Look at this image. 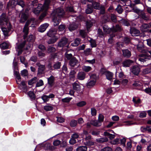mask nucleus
Returning <instances> with one entry per match:
<instances>
[{"instance_id":"16","label":"nucleus","mask_w":151,"mask_h":151,"mask_svg":"<svg viewBox=\"0 0 151 151\" xmlns=\"http://www.w3.org/2000/svg\"><path fill=\"white\" fill-rule=\"evenodd\" d=\"M104 74L105 75L106 79L109 80H111L113 78V73L109 71H106L104 73Z\"/></svg>"},{"instance_id":"48","label":"nucleus","mask_w":151,"mask_h":151,"mask_svg":"<svg viewBox=\"0 0 151 151\" xmlns=\"http://www.w3.org/2000/svg\"><path fill=\"white\" fill-rule=\"evenodd\" d=\"M76 72L74 70H71L69 76L70 78H74L75 77Z\"/></svg>"},{"instance_id":"61","label":"nucleus","mask_w":151,"mask_h":151,"mask_svg":"<svg viewBox=\"0 0 151 151\" xmlns=\"http://www.w3.org/2000/svg\"><path fill=\"white\" fill-rule=\"evenodd\" d=\"M86 104V102L84 101H81L80 102L77 104V106H83L85 105Z\"/></svg>"},{"instance_id":"7","label":"nucleus","mask_w":151,"mask_h":151,"mask_svg":"<svg viewBox=\"0 0 151 151\" xmlns=\"http://www.w3.org/2000/svg\"><path fill=\"white\" fill-rule=\"evenodd\" d=\"M31 20H28L26 22L23 28V32L24 33V38L25 39L28 35L29 31L28 26L30 23Z\"/></svg>"},{"instance_id":"54","label":"nucleus","mask_w":151,"mask_h":151,"mask_svg":"<svg viewBox=\"0 0 151 151\" xmlns=\"http://www.w3.org/2000/svg\"><path fill=\"white\" fill-rule=\"evenodd\" d=\"M60 143V141L59 140H56L53 142V144L54 146H57L59 145Z\"/></svg>"},{"instance_id":"35","label":"nucleus","mask_w":151,"mask_h":151,"mask_svg":"<svg viewBox=\"0 0 151 151\" xmlns=\"http://www.w3.org/2000/svg\"><path fill=\"white\" fill-rule=\"evenodd\" d=\"M93 11V8L90 7L89 5L87 6V8L86 10V14H89L92 13Z\"/></svg>"},{"instance_id":"42","label":"nucleus","mask_w":151,"mask_h":151,"mask_svg":"<svg viewBox=\"0 0 151 151\" xmlns=\"http://www.w3.org/2000/svg\"><path fill=\"white\" fill-rule=\"evenodd\" d=\"M133 11L134 12L137 13L139 15L140 14V13L142 12V11L137 8L134 7L133 9Z\"/></svg>"},{"instance_id":"33","label":"nucleus","mask_w":151,"mask_h":151,"mask_svg":"<svg viewBox=\"0 0 151 151\" xmlns=\"http://www.w3.org/2000/svg\"><path fill=\"white\" fill-rule=\"evenodd\" d=\"M87 147L86 146H81L78 147L76 149V151H86Z\"/></svg>"},{"instance_id":"37","label":"nucleus","mask_w":151,"mask_h":151,"mask_svg":"<svg viewBox=\"0 0 151 151\" xmlns=\"http://www.w3.org/2000/svg\"><path fill=\"white\" fill-rule=\"evenodd\" d=\"M139 16L145 20H147L149 19V18L146 16L145 13L142 11Z\"/></svg>"},{"instance_id":"29","label":"nucleus","mask_w":151,"mask_h":151,"mask_svg":"<svg viewBox=\"0 0 151 151\" xmlns=\"http://www.w3.org/2000/svg\"><path fill=\"white\" fill-rule=\"evenodd\" d=\"M81 41L80 39L77 38L71 43V45L73 46H77L80 43Z\"/></svg>"},{"instance_id":"51","label":"nucleus","mask_w":151,"mask_h":151,"mask_svg":"<svg viewBox=\"0 0 151 151\" xmlns=\"http://www.w3.org/2000/svg\"><path fill=\"white\" fill-rule=\"evenodd\" d=\"M21 75L23 76H26L28 74L27 70H24L21 71Z\"/></svg>"},{"instance_id":"38","label":"nucleus","mask_w":151,"mask_h":151,"mask_svg":"<svg viewBox=\"0 0 151 151\" xmlns=\"http://www.w3.org/2000/svg\"><path fill=\"white\" fill-rule=\"evenodd\" d=\"M137 48L139 51L140 52L142 51L143 49V46L142 42H139V44L137 45Z\"/></svg>"},{"instance_id":"17","label":"nucleus","mask_w":151,"mask_h":151,"mask_svg":"<svg viewBox=\"0 0 151 151\" xmlns=\"http://www.w3.org/2000/svg\"><path fill=\"white\" fill-rule=\"evenodd\" d=\"M67 39L65 37L62 39L58 44V46L60 47L65 45L68 42Z\"/></svg>"},{"instance_id":"41","label":"nucleus","mask_w":151,"mask_h":151,"mask_svg":"<svg viewBox=\"0 0 151 151\" xmlns=\"http://www.w3.org/2000/svg\"><path fill=\"white\" fill-rule=\"evenodd\" d=\"M28 95L29 97L31 99H35V95L33 92L32 91H30L28 93Z\"/></svg>"},{"instance_id":"64","label":"nucleus","mask_w":151,"mask_h":151,"mask_svg":"<svg viewBox=\"0 0 151 151\" xmlns=\"http://www.w3.org/2000/svg\"><path fill=\"white\" fill-rule=\"evenodd\" d=\"M112 150L109 147H106L101 150V151H112Z\"/></svg>"},{"instance_id":"6","label":"nucleus","mask_w":151,"mask_h":151,"mask_svg":"<svg viewBox=\"0 0 151 151\" xmlns=\"http://www.w3.org/2000/svg\"><path fill=\"white\" fill-rule=\"evenodd\" d=\"M45 7H44V5L42 6V4H39L37 8L34 9L33 12L36 14H38L41 11H46L47 9H45Z\"/></svg>"},{"instance_id":"12","label":"nucleus","mask_w":151,"mask_h":151,"mask_svg":"<svg viewBox=\"0 0 151 151\" xmlns=\"http://www.w3.org/2000/svg\"><path fill=\"white\" fill-rule=\"evenodd\" d=\"M57 33V29L55 28H52L47 33V35L50 37H53Z\"/></svg>"},{"instance_id":"60","label":"nucleus","mask_w":151,"mask_h":151,"mask_svg":"<svg viewBox=\"0 0 151 151\" xmlns=\"http://www.w3.org/2000/svg\"><path fill=\"white\" fill-rule=\"evenodd\" d=\"M47 50L49 52H55L56 49L53 47L49 46L48 47Z\"/></svg>"},{"instance_id":"53","label":"nucleus","mask_w":151,"mask_h":151,"mask_svg":"<svg viewBox=\"0 0 151 151\" xmlns=\"http://www.w3.org/2000/svg\"><path fill=\"white\" fill-rule=\"evenodd\" d=\"M116 10L119 14L121 13L123 11V9L122 8L121 6L119 5L117 6V7L116 9Z\"/></svg>"},{"instance_id":"24","label":"nucleus","mask_w":151,"mask_h":151,"mask_svg":"<svg viewBox=\"0 0 151 151\" xmlns=\"http://www.w3.org/2000/svg\"><path fill=\"white\" fill-rule=\"evenodd\" d=\"M55 79V78L53 76H50L47 78L48 84L51 86H52L54 83Z\"/></svg>"},{"instance_id":"56","label":"nucleus","mask_w":151,"mask_h":151,"mask_svg":"<svg viewBox=\"0 0 151 151\" xmlns=\"http://www.w3.org/2000/svg\"><path fill=\"white\" fill-rule=\"evenodd\" d=\"M151 71V70L150 68H146L143 69V73L144 74H147L150 73Z\"/></svg>"},{"instance_id":"2","label":"nucleus","mask_w":151,"mask_h":151,"mask_svg":"<svg viewBox=\"0 0 151 151\" xmlns=\"http://www.w3.org/2000/svg\"><path fill=\"white\" fill-rule=\"evenodd\" d=\"M64 14L63 10L61 8H58L54 10L52 13L54 25H58L60 21V18L63 16Z\"/></svg>"},{"instance_id":"15","label":"nucleus","mask_w":151,"mask_h":151,"mask_svg":"<svg viewBox=\"0 0 151 151\" xmlns=\"http://www.w3.org/2000/svg\"><path fill=\"white\" fill-rule=\"evenodd\" d=\"M49 25V24L47 23H45L41 25L39 28V31L40 32H43L46 30V29L48 27Z\"/></svg>"},{"instance_id":"30","label":"nucleus","mask_w":151,"mask_h":151,"mask_svg":"<svg viewBox=\"0 0 151 151\" xmlns=\"http://www.w3.org/2000/svg\"><path fill=\"white\" fill-rule=\"evenodd\" d=\"M93 8L97 9H100L101 6L99 3L97 2H94L92 4Z\"/></svg>"},{"instance_id":"10","label":"nucleus","mask_w":151,"mask_h":151,"mask_svg":"<svg viewBox=\"0 0 151 151\" xmlns=\"http://www.w3.org/2000/svg\"><path fill=\"white\" fill-rule=\"evenodd\" d=\"M72 86L74 90L78 93L80 92L81 89V86L78 83L75 82L72 84Z\"/></svg>"},{"instance_id":"27","label":"nucleus","mask_w":151,"mask_h":151,"mask_svg":"<svg viewBox=\"0 0 151 151\" xmlns=\"http://www.w3.org/2000/svg\"><path fill=\"white\" fill-rule=\"evenodd\" d=\"M9 43L8 42H4L0 45V47L3 49H6L8 48Z\"/></svg>"},{"instance_id":"11","label":"nucleus","mask_w":151,"mask_h":151,"mask_svg":"<svg viewBox=\"0 0 151 151\" xmlns=\"http://www.w3.org/2000/svg\"><path fill=\"white\" fill-rule=\"evenodd\" d=\"M134 75H137L140 71V69L139 66L137 65L133 66L130 69Z\"/></svg>"},{"instance_id":"18","label":"nucleus","mask_w":151,"mask_h":151,"mask_svg":"<svg viewBox=\"0 0 151 151\" xmlns=\"http://www.w3.org/2000/svg\"><path fill=\"white\" fill-rule=\"evenodd\" d=\"M77 77L79 80H83L86 78V74L83 72H79L78 74Z\"/></svg>"},{"instance_id":"5","label":"nucleus","mask_w":151,"mask_h":151,"mask_svg":"<svg viewBox=\"0 0 151 151\" xmlns=\"http://www.w3.org/2000/svg\"><path fill=\"white\" fill-rule=\"evenodd\" d=\"M126 139L125 138H123L120 139L119 138L115 139L111 141V143L113 145H116L120 143L124 147L125 146V142Z\"/></svg>"},{"instance_id":"22","label":"nucleus","mask_w":151,"mask_h":151,"mask_svg":"<svg viewBox=\"0 0 151 151\" xmlns=\"http://www.w3.org/2000/svg\"><path fill=\"white\" fill-rule=\"evenodd\" d=\"M133 63V61L130 60H127L123 62V64L124 67H129Z\"/></svg>"},{"instance_id":"36","label":"nucleus","mask_w":151,"mask_h":151,"mask_svg":"<svg viewBox=\"0 0 151 151\" xmlns=\"http://www.w3.org/2000/svg\"><path fill=\"white\" fill-rule=\"evenodd\" d=\"M83 71L86 72H88L91 70L92 68L89 66H84L83 67Z\"/></svg>"},{"instance_id":"31","label":"nucleus","mask_w":151,"mask_h":151,"mask_svg":"<svg viewBox=\"0 0 151 151\" xmlns=\"http://www.w3.org/2000/svg\"><path fill=\"white\" fill-rule=\"evenodd\" d=\"M97 142L99 143H103L108 141V139L107 137L100 138L96 139Z\"/></svg>"},{"instance_id":"14","label":"nucleus","mask_w":151,"mask_h":151,"mask_svg":"<svg viewBox=\"0 0 151 151\" xmlns=\"http://www.w3.org/2000/svg\"><path fill=\"white\" fill-rule=\"evenodd\" d=\"M28 10H26L25 12L23 13L21 15L20 21L21 22H24L27 19L28 17Z\"/></svg>"},{"instance_id":"20","label":"nucleus","mask_w":151,"mask_h":151,"mask_svg":"<svg viewBox=\"0 0 151 151\" xmlns=\"http://www.w3.org/2000/svg\"><path fill=\"white\" fill-rule=\"evenodd\" d=\"M149 27L146 24H142L140 27V29L142 32H146L149 31Z\"/></svg>"},{"instance_id":"44","label":"nucleus","mask_w":151,"mask_h":151,"mask_svg":"<svg viewBox=\"0 0 151 151\" xmlns=\"http://www.w3.org/2000/svg\"><path fill=\"white\" fill-rule=\"evenodd\" d=\"M53 107L52 106L47 105L44 107V109L46 111L52 110L53 109Z\"/></svg>"},{"instance_id":"3","label":"nucleus","mask_w":151,"mask_h":151,"mask_svg":"<svg viewBox=\"0 0 151 151\" xmlns=\"http://www.w3.org/2000/svg\"><path fill=\"white\" fill-rule=\"evenodd\" d=\"M151 58V56L149 54H147L146 51L145 53L139 54L138 58V60L143 63L146 62Z\"/></svg>"},{"instance_id":"62","label":"nucleus","mask_w":151,"mask_h":151,"mask_svg":"<svg viewBox=\"0 0 151 151\" xmlns=\"http://www.w3.org/2000/svg\"><path fill=\"white\" fill-rule=\"evenodd\" d=\"M65 26L64 24H61L58 27L59 30L60 31L64 30L65 28Z\"/></svg>"},{"instance_id":"39","label":"nucleus","mask_w":151,"mask_h":151,"mask_svg":"<svg viewBox=\"0 0 151 151\" xmlns=\"http://www.w3.org/2000/svg\"><path fill=\"white\" fill-rule=\"evenodd\" d=\"M37 81V78L36 77L33 78L32 79L29 81L28 82V84L29 85L35 83Z\"/></svg>"},{"instance_id":"55","label":"nucleus","mask_w":151,"mask_h":151,"mask_svg":"<svg viewBox=\"0 0 151 151\" xmlns=\"http://www.w3.org/2000/svg\"><path fill=\"white\" fill-rule=\"evenodd\" d=\"M104 116L103 115L100 114L99 116L98 121L101 123L104 121Z\"/></svg>"},{"instance_id":"21","label":"nucleus","mask_w":151,"mask_h":151,"mask_svg":"<svg viewBox=\"0 0 151 151\" xmlns=\"http://www.w3.org/2000/svg\"><path fill=\"white\" fill-rule=\"evenodd\" d=\"M91 124L95 127H99L101 125V123L97 120H91L90 121Z\"/></svg>"},{"instance_id":"43","label":"nucleus","mask_w":151,"mask_h":151,"mask_svg":"<svg viewBox=\"0 0 151 151\" xmlns=\"http://www.w3.org/2000/svg\"><path fill=\"white\" fill-rule=\"evenodd\" d=\"M50 1V0H45V2L44 4V7H45V10L48 9Z\"/></svg>"},{"instance_id":"40","label":"nucleus","mask_w":151,"mask_h":151,"mask_svg":"<svg viewBox=\"0 0 151 151\" xmlns=\"http://www.w3.org/2000/svg\"><path fill=\"white\" fill-rule=\"evenodd\" d=\"M121 29V28L119 26V25H117L115 27L113 28L112 31L113 32H115L117 31L120 30Z\"/></svg>"},{"instance_id":"4","label":"nucleus","mask_w":151,"mask_h":151,"mask_svg":"<svg viewBox=\"0 0 151 151\" xmlns=\"http://www.w3.org/2000/svg\"><path fill=\"white\" fill-rule=\"evenodd\" d=\"M97 77L96 75L93 74L90 76V78L88 80L87 83V86L88 87L93 86L95 84Z\"/></svg>"},{"instance_id":"13","label":"nucleus","mask_w":151,"mask_h":151,"mask_svg":"<svg viewBox=\"0 0 151 151\" xmlns=\"http://www.w3.org/2000/svg\"><path fill=\"white\" fill-rule=\"evenodd\" d=\"M25 44L24 41L20 45H18L17 48L16 49V50L18 52V55H19L22 53V48L24 47Z\"/></svg>"},{"instance_id":"47","label":"nucleus","mask_w":151,"mask_h":151,"mask_svg":"<svg viewBox=\"0 0 151 151\" xmlns=\"http://www.w3.org/2000/svg\"><path fill=\"white\" fill-rule=\"evenodd\" d=\"M44 84V83L43 81L42 80H40L37 82L36 85V87H39L42 86Z\"/></svg>"},{"instance_id":"32","label":"nucleus","mask_w":151,"mask_h":151,"mask_svg":"<svg viewBox=\"0 0 151 151\" xmlns=\"http://www.w3.org/2000/svg\"><path fill=\"white\" fill-rule=\"evenodd\" d=\"M104 135L106 136H108L111 139L114 138L115 137V135L114 134H109L107 132H105L104 133Z\"/></svg>"},{"instance_id":"50","label":"nucleus","mask_w":151,"mask_h":151,"mask_svg":"<svg viewBox=\"0 0 151 151\" xmlns=\"http://www.w3.org/2000/svg\"><path fill=\"white\" fill-rule=\"evenodd\" d=\"M77 122L75 120H72L71 121L70 125L72 127H74L76 126Z\"/></svg>"},{"instance_id":"52","label":"nucleus","mask_w":151,"mask_h":151,"mask_svg":"<svg viewBox=\"0 0 151 151\" xmlns=\"http://www.w3.org/2000/svg\"><path fill=\"white\" fill-rule=\"evenodd\" d=\"M42 99L43 100L44 102H47L49 101V98L48 96L46 95H43L41 97Z\"/></svg>"},{"instance_id":"9","label":"nucleus","mask_w":151,"mask_h":151,"mask_svg":"<svg viewBox=\"0 0 151 151\" xmlns=\"http://www.w3.org/2000/svg\"><path fill=\"white\" fill-rule=\"evenodd\" d=\"M18 1L19 0H12L9 1L7 5V8L10 9L13 8L17 4Z\"/></svg>"},{"instance_id":"49","label":"nucleus","mask_w":151,"mask_h":151,"mask_svg":"<svg viewBox=\"0 0 151 151\" xmlns=\"http://www.w3.org/2000/svg\"><path fill=\"white\" fill-rule=\"evenodd\" d=\"M61 65V63L60 62H58L54 64L53 67L55 69H59L60 68Z\"/></svg>"},{"instance_id":"34","label":"nucleus","mask_w":151,"mask_h":151,"mask_svg":"<svg viewBox=\"0 0 151 151\" xmlns=\"http://www.w3.org/2000/svg\"><path fill=\"white\" fill-rule=\"evenodd\" d=\"M77 27V26L73 23L70 24L68 28L70 31H72L75 30Z\"/></svg>"},{"instance_id":"23","label":"nucleus","mask_w":151,"mask_h":151,"mask_svg":"<svg viewBox=\"0 0 151 151\" xmlns=\"http://www.w3.org/2000/svg\"><path fill=\"white\" fill-rule=\"evenodd\" d=\"M123 55L125 57L129 58L131 56V53L130 51L127 50H122Z\"/></svg>"},{"instance_id":"45","label":"nucleus","mask_w":151,"mask_h":151,"mask_svg":"<svg viewBox=\"0 0 151 151\" xmlns=\"http://www.w3.org/2000/svg\"><path fill=\"white\" fill-rule=\"evenodd\" d=\"M72 98L66 97L62 99V101L63 102L68 103L71 100Z\"/></svg>"},{"instance_id":"1","label":"nucleus","mask_w":151,"mask_h":151,"mask_svg":"<svg viewBox=\"0 0 151 151\" xmlns=\"http://www.w3.org/2000/svg\"><path fill=\"white\" fill-rule=\"evenodd\" d=\"M0 24L1 25L6 24L8 28L2 27V31L5 36H9L10 34L11 26L9 22V19L5 14H3L0 17Z\"/></svg>"},{"instance_id":"28","label":"nucleus","mask_w":151,"mask_h":151,"mask_svg":"<svg viewBox=\"0 0 151 151\" xmlns=\"http://www.w3.org/2000/svg\"><path fill=\"white\" fill-rule=\"evenodd\" d=\"M52 37V38L49 39L47 41V43L48 44H51L55 43L58 39V38L56 37Z\"/></svg>"},{"instance_id":"25","label":"nucleus","mask_w":151,"mask_h":151,"mask_svg":"<svg viewBox=\"0 0 151 151\" xmlns=\"http://www.w3.org/2000/svg\"><path fill=\"white\" fill-rule=\"evenodd\" d=\"M37 65L38 66V71L39 73H41L45 69L44 65H40L39 63H37Z\"/></svg>"},{"instance_id":"58","label":"nucleus","mask_w":151,"mask_h":151,"mask_svg":"<svg viewBox=\"0 0 151 151\" xmlns=\"http://www.w3.org/2000/svg\"><path fill=\"white\" fill-rule=\"evenodd\" d=\"M84 143L86 145L89 146L93 145L94 144V142L90 141H86Z\"/></svg>"},{"instance_id":"26","label":"nucleus","mask_w":151,"mask_h":151,"mask_svg":"<svg viewBox=\"0 0 151 151\" xmlns=\"http://www.w3.org/2000/svg\"><path fill=\"white\" fill-rule=\"evenodd\" d=\"M103 29L105 34L109 33L110 32L111 30V29L109 28L106 25H104L103 27Z\"/></svg>"},{"instance_id":"19","label":"nucleus","mask_w":151,"mask_h":151,"mask_svg":"<svg viewBox=\"0 0 151 151\" xmlns=\"http://www.w3.org/2000/svg\"><path fill=\"white\" fill-rule=\"evenodd\" d=\"M130 32L132 36H137L139 33L138 30L134 28H131Z\"/></svg>"},{"instance_id":"57","label":"nucleus","mask_w":151,"mask_h":151,"mask_svg":"<svg viewBox=\"0 0 151 151\" xmlns=\"http://www.w3.org/2000/svg\"><path fill=\"white\" fill-rule=\"evenodd\" d=\"M146 112L145 111H141L139 115V117L141 118H144L146 117Z\"/></svg>"},{"instance_id":"59","label":"nucleus","mask_w":151,"mask_h":151,"mask_svg":"<svg viewBox=\"0 0 151 151\" xmlns=\"http://www.w3.org/2000/svg\"><path fill=\"white\" fill-rule=\"evenodd\" d=\"M34 37L32 35H30L29 36L27 40L30 42H33L34 41Z\"/></svg>"},{"instance_id":"63","label":"nucleus","mask_w":151,"mask_h":151,"mask_svg":"<svg viewBox=\"0 0 151 151\" xmlns=\"http://www.w3.org/2000/svg\"><path fill=\"white\" fill-rule=\"evenodd\" d=\"M65 56L68 60H70L72 57V55L71 54L65 53Z\"/></svg>"},{"instance_id":"46","label":"nucleus","mask_w":151,"mask_h":151,"mask_svg":"<svg viewBox=\"0 0 151 151\" xmlns=\"http://www.w3.org/2000/svg\"><path fill=\"white\" fill-rule=\"evenodd\" d=\"M123 122V123H126L125 125L127 126H130L136 124V123H133L131 121H124Z\"/></svg>"},{"instance_id":"8","label":"nucleus","mask_w":151,"mask_h":151,"mask_svg":"<svg viewBox=\"0 0 151 151\" xmlns=\"http://www.w3.org/2000/svg\"><path fill=\"white\" fill-rule=\"evenodd\" d=\"M69 65L72 67L76 66L79 67V64L78 60L75 57H73L70 60L69 63Z\"/></svg>"}]
</instances>
